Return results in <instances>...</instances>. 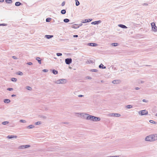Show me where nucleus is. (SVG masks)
I'll use <instances>...</instances> for the list:
<instances>
[{"label":"nucleus","instance_id":"obj_3","mask_svg":"<svg viewBox=\"0 0 157 157\" xmlns=\"http://www.w3.org/2000/svg\"><path fill=\"white\" fill-rule=\"evenodd\" d=\"M77 114L80 115L83 118L87 120V117H88L89 114L84 113H78Z\"/></svg>","mask_w":157,"mask_h":157},{"label":"nucleus","instance_id":"obj_30","mask_svg":"<svg viewBox=\"0 0 157 157\" xmlns=\"http://www.w3.org/2000/svg\"><path fill=\"white\" fill-rule=\"evenodd\" d=\"M108 116L110 117H114V113H111L108 114Z\"/></svg>","mask_w":157,"mask_h":157},{"label":"nucleus","instance_id":"obj_45","mask_svg":"<svg viewBox=\"0 0 157 157\" xmlns=\"http://www.w3.org/2000/svg\"><path fill=\"white\" fill-rule=\"evenodd\" d=\"M92 24L96 25L97 24L96 21L93 22L91 23Z\"/></svg>","mask_w":157,"mask_h":157},{"label":"nucleus","instance_id":"obj_59","mask_svg":"<svg viewBox=\"0 0 157 157\" xmlns=\"http://www.w3.org/2000/svg\"><path fill=\"white\" fill-rule=\"evenodd\" d=\"M4 2V0H0V2Z\"/></svg>","mask_w":157,"mask_h":157},{"label":"nucleus","instance_id":"obj_38","mask_svg":"<svg viewBox=\"0 0 157 157\" xmlns=\"http://www.w3.org/2000/svg\"><path fill=\"white\" fill-rule=\"evenodd\" d=\"M80 4V3H79V1H76V6H78Z\"/></svg>","mask_w":157,"mask_h":157},{"label":"nucleus","instance_id":"obj_9","mask_svg":"<svg viewBox=\"0 0 157 157\" xmlns=\"http://www.w3.org/2000/svg\"><path fill=\"white\" fill-rule=\"evenodd\" d=\"M7 137V138L9 139H12L13 138H17V136L14 135L8 136Z\"/></svg>","mask_w":157,"mask_h":157},{"label":"nucleus","instance_id":"obj_62","mask_svg":"<svg viewBox=\"0 0 157 157\" xmlns=\"http://www.w3.org/2000/svg\"><path fill=\"white\" fill-rule=\"evenodd\" d=\"M75 2H76V1H78V0H75Z\"/></svg>","mask_w":157,"mask_h":157},{"label":"nucleus","instance_id":"obj_39","mask_svg":"<svg viewBox=\"0 0 157 157\" xmlns=\"http://www.w3.org/2000/svg\"><path fill=\"white\" fill-rule=\"evenodd\" d=\"M103 66L104 65L102 63H101L99 65V67L100 68H102V67H103Z\"/></svg>","mask_w":157,"mask_h":157},{"label":"nucleus","instance_id":"obj_28","mask_svg":"<svg viewBox=\"0 0 157 157\" xmlns=\"http://www.w3.org/2000/svg\"><path fill=\"white\" fill-rule=\"evenodd\" d=\"M6 2L8 3H11L12 2V1L11 0H6Z\"/></svg>","mask_w":157,"mask_h":157},{"label":"nucleus","instance_id":"obj_16","mask_svg":"<svg viewBox=\"0 0 157 157\" xmlns=\"http://www.w3.org/2000/svg\"><path fill=\"white\" fill-rule=\"evenodd\" d=\"M40 59V58L39 57H36V60L38 61V63L39 64H41V60H40L39 59Z\"/></svg>","mask_w":157,"mask_h":157},{"label":"nucleus","instance_id":"obj_63","mask_svg":"<svg viewBox=\"0 0 157 157\" xmlns=\"http://www.w3.org/2000/svg\"><path fill=\"white\" fill-rule=\"evenodd\" d=\"M156 27L155 24V26H154V27Z\"/></svg>","mask_w":157,"mask_h":157},{"label":"nucleus","instance_id":"obj_43","mask_svg":"<svg viewBox=\"0 0 157 157\" xmlns=\"http://www.w3.org/2000/svg\"><path fill=\"white\" fill-rule=\"evenodd\" d=\"M142 101L145 102H148V101L146 99H143Z\"/></svg>","mask_w":157,"mask_h":157},{"label":"nucleus","instance_id":"obj_51","mask_svg":"<svg viewBox=\"0 0 157 157\" xmlns=\"http://www.w3.org/2000/svg\"><path fill=\"white\" fill-rule=\"evenodd\" d=\"M86 78L88 79H91V78L89 76H87L86 77Z\"/></svg>","mask_w":157,"mask_h":157},{"label":"nucleus","instance_id":"obj_17","mask_svg":"<svg viewBox=\"0 0 157 157\" xmlns=\"http://www.w3.org/2000/svg\"><path fill=\"white\" fill-rule=\"evenodd\" d=\"M35 127L33 125L31 124L27 126V128L29 129L33 128Z\"/></svg>","mask_w":157,"mask_h":157},{"label":"nucleus","instance_id":"obj_32","mask_svg":"<svg viewBox=\"0 0 157 157\" xmlns=\"http://www.w3.org/2000/svg\"><path fill=\"white\" fill-rule=\"evenodd\" d=\"M41 124V122L40 121H37L35 123V124L36 125H37L39 124Z\"/></svg>","mask_w":157,"mask_h":157},{"label":"nucleus","instance_id":"obj_49","mask_svg":"<svg viewBox=\"0 0 157 157\" xmlns=\"http://www.w3.org/2000/svg\"><path fill=\"white\" fill-rule=\"evenodd\" d=\"M65 2H63L62 3V6H64V5H65Z\"/></svg>","mask_w":157,"mask_h":157},{"label":"nucleus","instance_id":"obj_22","mask_svg":"<svg viewBox=\"0 0 157 157\" xmlns=\"http://www.w3.org/2000/svg\"><path fill=\"white\" fill-rule=\"evenodd\" d=\"M21 5V3L19 2H16L15 3V5L17 6H20Z\"/></svg>","mask_w":157,"mask_h":157},{"label":"nucleus","instance_id":"obj_2","mask_svg":"<svg viewBox=\"0 0 157 157\" xmlns=\"http://www.w3.org/2000/svg\"><path fill=\"white\" fill-rule=\"evenodd\" d=\"M152 134L147 136L145 138V141H146L153 142L154 141Z\"/></svg>","mask_w":157,"mask_h":157},{"label":"nucleus","instance_id":"obj_36","mask_svg":"<svg viewBox=\"0 0 157 157\" xmlns=\"http://www.w3.org/2000/svg\"><path fill=\"white\" fill-rule=\"evenodd\" d=\"M20 122L22 123H26V121L24 120H21Z\"/></svg>","mask_w":157,"mask_h":157},{"label":"nucleus","instance_id":"obj_14","mask_svg":"<svg viewBox=\"0 0 157 157\" xmlns=\"http://www.w3.org/2000/svg\"><path fill=\"white\" fill-rule=\"evenodd\" d=\"M4 102L6 103H9L10 102V100L9 99H5L4 100Z\"/></svg>","mask_w":157,"mask_h":157},{"label":"nucleus","instance_id":"obj_48","mask_svg":"<svg viewBox=\"0 0 157 157\" xmlns=\"http://www.w3.org/2000/svg\"><path fill=\"white\" fill-rule=\"evenodd\" d=\"M12 58L13 59H17V58L15 56H12Z\"/></svg>","mask_w":157,"mask_h":157},{"label":"nucleus","instance_id":"obj_56","mask_svg":"<svg viewBox=\"0 0 157 157\" xmlns=\"http://www.w3.org/2000/svg\"><path fill=\"white\" fill-rule=\"evenodd\" d=\"M15 96H16V95L15 94H13V95H11L12 97H15Z\"/></svg>","mask_w":157,"mask_h":157},{"label":"nucleus","instance_id":"obj_4","mask_svg":"<svg viewBox=\"0 0 157 157\" xmlns=\"http://www.w3.org/2000/svg\"><path fill=\"white\" fill-rule=\"evenodd\" d=\"M67 82L66 80L64 79H61L58 80L55 82V83L56 84H64Z\"/></svg>","mask_w":157,"mask_h":157},{"label":"nucleus","instance_id":"obj_35","mask_svg":"<svg viewBox=\"0 0 157 157\" xmlns=\"http://www.w3.org/2000/svg\"><path fill=\"white\" fill-rule=\"evenodd\" d=\"M51 20V18H47L46 19V21L47 22H49Z\"/></svg>","mask_w":157,"mask_h":157},{"label":"nucleus","instance_id":"obj_26","mask_svg":"<svg viewBox=\"0 0 157 157\" xmlns=\"http://www.w3.org/2000/svg\"><path fill=\"white\" fill-rule=\"evenodd\" d=\"M61 13L62 14H65L66 13V11L65 10H63L61 11Z\"/></svg>","mask_w":157,"mask_h":157},{"label":"nucleus","instance_id":"obj_50","mask_svg":"<svg viewBox=\"0 0 157 157\" xmlns=\"http://www.w3.org/2000/svg\"><path fill=\"white\" fill-rule=\"evenodd\" d=\"M6 24H0V26H2H2H6Z\"/></svg>","mask_w":157,"mask_h":157},{"label":"nucleus","instance_id":"obj_40","mask_svg":"<svg viewBox=\"0 0 157 157\" xmlns=\"http://www.w3.org/2000/svg\"><path fill=\"white\" fill-rule=\"evenodd\" d=\"M7 90L9 91H11L13 90V89L12 88H7Z\"/></svg>","mask_w":157,"mask_h":157},{"label":"nucleus","instance_id":"obj_5","mask_svg":"<svg viewBox=\"0 0 157 157\" xmlns=\"http://www.w3.org/2000/svg\"><path fill=\"white\" fill-rule=\"evenodd\" d=\"M138 113L141 115H146L148 114V112L146 110H144L139 111Z\"/></svg>","mask_w":157,"mask_h":157},{"label":"nucleus","instance_id":"obj_42","mask_svg":"<svg viewBox=\"0 0 157 157\" xmlns=\"http://www.w3.org/2000/svg\"><path fill=\"white\" fill-rule=\"evenodd\" d=\"M91 71L92 72H96L97 71V70L96 69H92L91 70Z\"/></svg>","mask_w":157,"mask_h":157},{"label":"nucleus","instance_id":"obj_15","mask_svg":"<svg viewBox=\"0 0 157 157\" xmlns=\"http://www.w3.org/2000/svg\"><path fill=\"white\" fill-rule=\"evenodd\" d=\"M53 35H46L45 36V37L48 39L52 38L53 37Z\"/></svg>","mask_w":157,"mask_h":157},{"label":"nucleus","instance_id":"obj_44","mask_svg":"<svg viewBox=\"0 0 157 157\" xmlns=\"http://www.w3.org/2000/svg\"><path fill=\"white\" fill-rule=\"evenodd\" d=\"M27 64L29 65H31L33 64V63L31 62H28L27 63Z\"/></svg>","mask_w":157,"mask_h":157},{"label":"nucleus","instance_id":"obj_29","mask_svg":"<svg viewBox=\"0 0 157 157\" xmlns=\"http://www.w3.org/2000/svg\"><path fill=\"white\" fill-rule=\"evenodd\" d=\"M17 79L15 78H11V81H12L16 82L17 81Z\"/></svg>","mask_w":157,"mask_h":157},{"label":"nucleus","instance_id":"obj_61","mask_svg":"<svg viewBox=\"0 0 157 157\" xmlns=\"http://www.w3.org/2000/svg\"><path fill=\"white\" fill-rule=\"evenodd\" d=\"M155 116H157V113L155 114Z\"/></svg>","mask_w":157,"mask_h":157},{"label":"nucleus","instance_id":"obj_24","mask_svg":"<svg viewBox=\"0 0 157 157\" xmlns=\"http://www.w3.org/2000/svg\"><path fill=\"white\" fill-rule=\"evenodd\" d=\"M26 88L28 90H32V88L30 87V86H27L26 87Z\"/></svg>","mask_w":157,"mask_h":157},{"label":"nucleus","instance_id":"obj_10","mask_svg":"<svg viewBox=\"0 0 157 157\" xmlns=\"http://www.w3.org/2000/svg\"><path fill=\"white\" fill-rule=\"evenodd\" d=\"M154 141L157 140V134H152Z\"/></svg>","mask_w":157,"mask_h":157},{"label":"nucleus","instance_id":"obj_6","mask_svg":"<svg viewBox=\"0 0 157 157\" xmlns=\"http://www.w3.org/2000/svg\"><path fill=\"white\" fill-rule=\"evenodd\" d=\"M31 147V146L29 145H22L18 147L19 149H24L27 148L29 147Z\"/></svg>","mask_w":157,"mask_h":157},{"label":"nucleus","instance_id":"obj_27","mask_svg":"<svg viewBox=\"0 0 157 157\" xmlns=\"http://www.w3.org/2000/svg\"><path fill=\"white\" fill-rule=\"evenodd\" d=\"M9 123L8 121H4L2 123V124L3 125H6Z\"/></svg>","mask_w":157,"mask_h":157},{"label":"nucleus","instance_id":"obj_55","mask_svg":"<svg viewBox=\"0 0 157 157\" xmlns=\"http://www.w3.org/2000/svg\"><path fill=\"white\" fill-rule=\"evenodd\" d=\"M44 109L45 110H48V109L47 108V107H45L44 108Z\"/></svg>","mask_w":157,"mask_h":157},{"label":"nucleus","instance_id":"obj_47","mask_svg":"<svg viewBox=\"0 0 157 157\" xmlns=\"http://www.w3.org/2000/svg\"><path fill=\"white\" fill-rule=\"evenodd\" d=\"M43 71L44 72H47L48 71V70L47 69H44L43 70Z\"/></svg>","mask_w":157,"mask_h":157},{"label":"nucleus","instance_id":"obj_1","mask_svg":"<svg viewBox=\"0 0 157 157\" xmlns=\"http://www.w3.org/2000/svg\"><path fill=\"white\" fill-rule=\"evenodd\" d=\"M100 120L101 118L100 117L91 115L90 114L89 115L88 117H87V120L94 122L100 121Z\"/></svg>","mask_w":157,"mask_h":157},{"label":"nucleus","instance_id":"obj_37","mask_svg":"<svg viewBox=\"0 0 157 157\" xmlns=\"http://www.w3.org/2000/svg\"><path fill=\"white\" fill-rule=\"evenodd\" d=\"M56 55L57 56H60L62 55V54L60 53H56Z\"/></svg>","mask_w":157,"mask_h":157},{"label":"nucleus","instance_id":"obj_34","mask_svg":"<svg viewBox=\"0 0 157 157\" xmlns=\"http://www.w3.org/2000/svg\"><path fill=\"white\" fill-rule=\"evenodd\" d=\"M155 23L154 22H152L151 24V25L152 29L154 27V26H155Z\"/></svg>","mask_w":157,"mask_h":157},{"label":"nucleus","instance_id":"obj_18","mask_svg":"<svg viewBox=\"0 0 157 157\" xmlns=\"http://www.w3.org/2000/svg\"><path fill=\"white\" fill-rule=\"evenodd\" d=\"M121 116V114L119 113H114V117H120Z\"/></svg>","mask_w":157,"mask_h":157},{"label":"nucleus","instance_id":"obj_31","mask_svg":"<svg viewBox=\"0 0 157 157\" xmlns=\"http://www.w3.org/2000/svg\"><path fill=\"white\" fill-rule=\"evenodd\" d=\"M126 107L128 109H130L132 107V106L130 105H128L126 106Z\"/></svg>","mask_w":157,"mask_h":157},{"label":"nucleus","instance_id":"obj_12","mask_svg":"<svg viewBox=\"0 0 157 157\" xmlns=\"http://www.w3.org/2000/svg\"><path fill=\"white\" fill-rule=\"evenodd\" d=\"M92 20V19H86L84 21H82V23H85L86 22H88L91 21Z\"/></svg>","mask_w":157,"mask_h":157},{"label":"nucleus","instance_id":"obj_23","mask_svg":"<svg viewBox=\"0 0 157 157\" xmlns=\"http://www.w3.org/2000/svg\"><path fill=\"white\" fill-rule=\"evenodd\" d=\"M111 45L113 46H117L118 45V44L117 43H113L111 44Z\"/></svg>","mask_w":157,"mask_h":157},{"label":"nucleus","instance_id":"obj_21","mask_svg":"<svg viewBox=\"0 0 157 157\" xmlns=\"http://www.w3.org/2000/svg\"><path fill=\"white\" fill-rule=\"evenodd\" d=\"M16 74L17 75H23V73L21 71H18L16 73Z\"/></svg>","mask_w":157,"mask_h":157},{"label":"nucleus","instance_id":"obj_60","mask_svg":"<svg viewBox=\"0 0 157 157\" xmlns=\"http://www.w3.org/2000/svg\"><path fill=\"white\" fill-rule=\"evenodd\" d=\"M101 82H103V81H102V80H101Z\"/></svg>","mask_w":157,"mask_h":157},{"label":"nucleus","instance_id":"obj_41","mask_svg":"<svg viewBox=\"0 0 157 157\" xmlns=\"http://www.w3.org/2000/svg\"><path fill=\"white\" fill-rule=\"evenodd\" d=\"M142 5L143 6H147L148 4L147 3H144L142 4Z\"/></svg>","mask_w":157,"mask_h":157},{"label":"nucleus","instance_id":"obj_20","mask_svg":"<svg viewBox=\"0 0 157 157\" xmlns=\"http://www.w3.org/2000/svg\"><path fill=\"white\" fill-rule=\"evenodd\" d=\"M52 72L54 75H56L58 74V71L55 70H52Z\"/></svg>","mask_w":157,"mask_h":157},{"label":"nucleus","instance_id":"obj_53","mask_svg":"<svg viewBox=\"0 0 157 157\" xmlns=\"http://www.w3.org/2000/svg\"><path fill=\"white\" fill-rule=\"evenodd\" d=\"M135 89L136 90H139L140 89V88L138 87H136Z\"/></svg>","mask_w":157,"mask_h":157},{"label":"nucleus","instance_id":"obj_7","mask_svg":"<svg viewBox=\"0 0 157 157\" xmlns=\"http://www.w3.org/2000/svg\"><path fill=\"white\" fill-rule=\"evenodd\" d=\"M72 59L71 58H67L65 59V62L66 64H69L72 62Z\"/></svg>","mask_w":157,"mask_h":157},{"label":"nucleus","instance_id":"obj_13","mask_svg":"<svg viewBox=\"0 0 157 157\" xmlns=\"http://www.w3.org/2000/svg\"><path fill=\"white\" fill-rule=\"evenodd\" d=\"M118 26L123 29H127V27L125 25L122 24L118 25Z\"/></svg>","mask_w":157,"mask_h":157},{"label":"nucleus","instance_id":"obj_11","mask_svg":"<svg viewBox=\"0 0 157 157\" xmlns=\"http://www.w3.org/2000/svg\"><path fill=\"white\" fill-rule=\"evenodd\" d=\"M88 45L91 46H97L98 44L94 43H89L88 44Z\"/></svg>","mask_w":157,"mask_h":157},{"label":"nucleus","instance_id":"obj_46","mask_svg":"<svg viewBox=\"0 0 157 157\" xmlns=\"http://www.w3.org/2000/svg\"><path fill=\"white\" fill-rule=\"evenodd\" d=\"M97 24L100 23L101 22V21L100 20H99L98 21H96Z\"/></svg>","mask_w":157,"mask_h":157},{"label":"nucleus","instance_id":"obj_57","mask_svg":"<svg viewBox=\"0 0 157 157\" xmlns=\"http://www.w3.org/2000/svg\"><path fill=\"white\" fill-rule=\"evenodd\" d=\"M105 68H106V67L105 66L104 67V66L103 67H102V69H105Z\"/></svg>","mask_w":157,"mask_h":157},{"label":"nucleus","instance_id":"obj_33","mask_svg":"<svg viewBox=\"0 0 157 157\" xmlns=\"http://www.w3.org/2000/svg\"><path fill=\"white\" fill-rule=\"evenodd\" d=\"M149 122L151 123H153V124H157V123L154 121H152V120H150L149 121Z\"/></svg>","mask_w":157,"mask_h":157},{"label":"nucleus","instance_id":"obj_25","mask_svg":"<svg viewBox=\"0 0 157 157\" xmlns=\"http://www.w3.org/2000/svg\"><path fill=\"white\" fill-rule=\"evenodd\" d=\"M70 20L69 19L66 18L64 19L63 21L65 23H67Z\"/></svg>","mask_w":157,"mask_h":157},{"label":"nucleus","instance_id":"obj_52","mask_svg":"<svg viewBox=\"0 0 157 157\" xmlns=\"http://www.w3.org/2000/svg\"><path fill=\"white\" fill-rule=\"evenodd\" d=\"M83 95H78V97H83Z\"/></svg>","mask_w":157,"mask_h":157},{"label":"nucleus","instance_id":"obj_54","mask_svg":"<svg viewBox=\"0 0 157 157\" xmlns=\"http://www.w3.org/2000/svg\"><path fill=\"white\" fill-rule=\"evenodd\" d=\"M73 37H78V35H74L73 36Z\"/></svg>","mask_w":157,"mask_h":157},{"label":"nucleus","instance_id":"obj_19","mask_svg":"<svg viewBox=\"0 0 157 157\" xmlns=\"http://www.w3.org/2000/svg\"><path fill=\"white\" fill-rule=\"evenodd\" d=\"M152 30L154 32H157V27H154L152 29Z\"/></svg>","mask_w":157,"mask_h":157},{"label":"nucleus","instance_id":"obj_58","mask_svg":"<svg viewBox=\"0 0 157 157\" xmlns=\"http://www.w3.org/2000/svg\"><path fill=\"white\" fill-rule=\"evenodd\" d=\"M82 25V23H80L79 24V26H81Z\"/></svg>","mask_w":157,"mask_h":157},{"label":"nucleus","instance_id":"obj_8","mask_svg":"<svg viewBox=\"0 0 157 157\" xmlns=\"http://www.w3.org/2000/svg\"><path fill=\"white\" fill-rule=\"evenodd\" d=\"M121 82V81L119 80H115L112 81V83L114 84H118Z\"/></svg>","mask_w":157,"mask_h":157}]
</instances>
